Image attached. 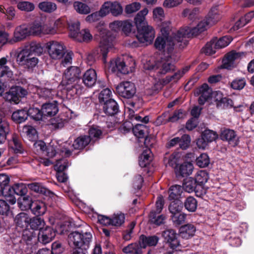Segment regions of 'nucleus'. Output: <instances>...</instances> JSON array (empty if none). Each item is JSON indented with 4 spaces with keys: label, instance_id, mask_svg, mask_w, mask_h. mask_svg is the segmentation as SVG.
Returning <instances> with one entry per match:
<instances>
[{
    "label": "nucleus",
    "instance_id": "1",
    "mask_svg": "<svg viewBox=\"0 0 254 254\" xmlns=\"http://www.w3.org/2000/svg\"><path fill=\"white\" fill-rule=\"evenodd\" d=\"M171 30L170 23L167 25H163L161 29V36H158L154 43L156 49L169 54L175 49H182L184 48V46H179V42L181 39L177 37V32L170 35Z\"/></svg>",
    "mask_w": 254,
    "mask_h": 254
},
{
    "label": "nucleus",
    "instance_id": "2",
    "mask_svg": "<svg viewBox=\"0 0 254 254\" xmlns=\"http://www.w3.org/2000/svg\"><path fill=\"white\" fill-rule=\"evenodd\" d=\"M148 13V10L145 8L140 11L134 17L137 31L136 38L140 43L146 45L153 42L155 35V30L146 21L145 16Z\"/></svg>",
    "mask_w": 254,
    "mask_h": 254
},
{
    "label": "nucleus",
    "instance_id": "3",
    "mask_svg": "<svg viewBox=\"0 0 254 254\" xmlns=\"http://www.w3.org/2000/svg\"><path fill=\"white\" fill-rule=\"evenodd\" d=\"M46 48L50 59L55 61L61 60V65L65 67L72 64L73 53L67 50L63 42L50 41L47 43Z\"/></svg>",
    "mask_w": 254,
    "mask_h": 254
},
{
    "label": "nucleus",
    "instance_id": "4",
    "mask_svg": "<svg viewBox=\"0 0 254 254\" xmlns=\"http://www.w3.org/2000/svg\"><path fill=\"white\" fill-rule=\"evenodd\" d=\"M81 69L76 66H70L66 69L63 76L62 84L71 94L81 93L83 87L78 84L81 76Z\"/></svg>",
    "mask_w": 254,
    "mask_h": 254
},
{
    "label": "nucleus",
    "instance_id": "5",
    "mask_svg": "<svg viewBox=\"0 0 254 254\" xmlns=\"http://www.w3.org/2000/svg\"><path fill=\"white\" fill-rule=\"evenodd\" d=\"M92 236L90 232L74 231L68 236L69 244L74 250L73 254H86Z\"/></svg>",
    "mask_w": 254,
    "mask_h": 254
},
{
    "label": "nucleus",
    "instance_id": "6",
    "mask_svg": "<svg viewBox=\"0 0 254 254\" xmlns=\"http://www.w3.org/2000/svg\"><path fill=\"white\" fill-rule=\"evenodd\" d=\"M100 35V52L102 55L103 62L106 63L107 54L114 48L115 44V37L110 32L106 30L101 31Z\"/></svg>",
    "mask_w": 254,
    "mask_h": 254
},
{
    "label": "nucleus",
    "instance_id": "7",
    "mask_svg": "<svg viewBox=\"0 0 254 254\" xmlns=\"http://www.w3.org/2000/svg\"><path fill=\"white\" fill-rule=\"evenodd\" d=\"M127 60L128 64L122 58L112 59L110 62V68L113 71H118L124 74L132 72L135 68V61L132 57H128Z\"/></svg>",
    "mask_w": 254,
    "mask_h": 254
},
{
    "label": "nucleus",
    "instance_id": "8",
    "mask_svg": "<svg viewBox=\"0 0 254 254\" xmlns=\"http://www.w3.org/2000/svg\"><path fill=\"white\" fill-rule=\"evenodd\" d=\"M155 68L157 74L161 75L175 71L176 66L172 57L168 56L158 61L155 64Z\"/></svg>",
    "mask_w": 254,
    "mask_h": 254
},
{
    "label": "nucleus",
    "instance_id": "9",
    "mask_svg": "<svg viewBox=\"0 0 254 254\" xmlns=\"http://www.w3.org/2000/svg\"><path fill=\"white\" fill-rule=\"evenodd\" d=\"M199 29L196 26L192 28L189 27H185L180 29L177 31V37L181 39L179 42V46H184L186 47L188 44L187 38H190L191 36H196L201 33Z\"/></svg>",
    "mask_w": 254,
    "mask_h": 254
},
{
    "label": "nucleus",
    "instance_id": "10",
    "mask_svg": "<svg viewBox=\"0 0 254 254\" xmlns=\"http://www.w3.org/2000/svg\"><path fill=\"white\" fill-rule=\"evenodd\" d=\"M116 92L121 96L129 99L136 93V88L133 83L130 81L121 82L116 87Z\"/></svg>",
    "mask_w": 254,
    "mask_h": 254
},
{
    "label": "nucleus",
    "instance_id": "11",
    "mask_svg": "<svg viewBox=\"0 0 254 254\" xmlns=\"http://www.w3.org/2000/svg\"><path fill=\"white\" fill-rule=\"evenodd\" d=\"M168 113H164L158 117L156 121V125L160 126L168 122L174 123L184 118L186 116L185 112L182 109L176 110L171 116L168 117Z\"/></svg>",
    "mask_w": 254,
    "mask_h": 254
},
{
    "label": "nucleus",
    "instance_id": "12",
    "mask_svg": "<svg viewBox=\"0 0 254 254\" xmlns=\"http://www.w3.org/2000/svg\"><path fill=\"white\" fill-rule=\"evenodd\" d=\"M28 31L29 35L34 36L49 34L53 32V29L48 25L37 22L32 23L28 27Z\"/></svg>",
    "mask_w": 254,
    "mask_h": 254
},
{
    "label": "nucleus",
    "instance_id": "13",
    "mask_svg": "<svg viewBox=\"0 0 254 254\" xmlns=\"http://www.w3.org/2000/svg\"><path fill=\"white\" fill-rule=\"evenodd\" d=\"M183 190L188 192L194 191L198 197H201L204 193L203 187L198 186L192 178H189L183 184Z\"/></svg>",
    "mask_w": 254,
    "mask_h": 254
},
{
    "label": "nucleus",
    "instance_id": "14",
    "mask_svg": "<svg viewBox=\"0 0 254 254\" xmlns=\"http://www.w3.org/2000/svg\"><path fill=\"white\" fill-rule=\"evenodd\" d=\"M56 232L50 226H46L42 230L39 231L38 240L43 244L50 243L55 238Z\"/></svg>",
    "mask_w": 254,
    "mask_h": 254
},
{
    "label": "nucleus",
    "instance_id": "15",
    "mask_svg": "<svg viewBox=\"0 0 254 254\" xmlns=\"http://www.w3.org/2000/svg\"><path fill=\"white\" fill-rule=\"evenodd\" d=\"M162 236L169 244V246L172 250H175L180 246V242L177 239V234L173 229H167L163 231Z\"/></svg>",
    "mask_w": 254,
    "mask_h": 254
},
{
    "label": "nucleus",
    "instance_id": "16",
    "mask_svg": "<svg viewBox=\"0 0 254 254\" xmlns=\"http://www.w3.org/2000/svg\"><path fill=\"white\" fill-rule=\"evenodd\" d=\"M212 90L207 84H203L194 93L195 95L199 96L198 99L199 104L203 105L209 98Z\"/></svg>",
    "mask_w": 254,
    "mask_h": 254
},
{
    "label": "nucleus",
    "instance_id": "17",
    "mask_svg": "<svg viewBox=\"0 0 254 254\" xmlns=\"http://www.w3.org/2000/svg\"><path fill=\"white\" fill-rule=\"evenodd\" d=\"M242 55L241 53L233 51L227 54L223 59L222 68L230 69L234 67L235 61L240 58Z\"/></svg>",
    "mask_w": 254,
    "mask_h": 254
},
{
    "label": "nucleus",
    "instance_id": "18",
    "mask_svg": "<svg viewBox=\"0 0 254 254\" xmlns=\"http://www.w3.org/2000/svg\"><path fill=\"white\" fill-rule=\"evenodd\" d=\"M190 68V66H186L175 72L173 75L171 76H167L165 78L161 80V83L163 85H166L170 82H178L183 76V75L189 70Z\"/></svg>",
    "mask_w": 254,
    "mask_h": 254
},
{
    "label": "nucleus",
    "instance_id": "19",
    "mask_svg": "<svg viewBox=\"0 0 254 254\" xmlns=\"http://www.w3.org/2000/svg\"><path fill=\"white\" fill-rule=\"evenodd\" d=\"M159 240V237L155 235L146 236L141 235L139 237L138 243L140 248L145 249L147 246H155Z\"/></svg>",
    "mask_w": 254,
    "mask_h": 254
},
{
    "label": "nucleus",
    "instance_id": "20",
    "mask_svg": "<svg viewBox=\"0 0 254 254\" xmlns=\"http://www.w3.org/2000/svg\"><path fill=\"white\" fill-rule=\"evenodd\" d=\"M82 82L84 85L88 87H92L96 83L97 74L93 69L86 70L82 76Z\"/></svg>",
    "mask_w": 254,
    "mask_h": 254
},
{
    "label": "nucleus",
    "instance_id": "21",
    "mask_svg": "<svg viewBox=\"0 0 254 254\" xmlns=\"http://www.w3.org/2000/svg\"><path fill=\"white\" fill-rule=\"evenodd\" d=\"M29 36L28 27L25 25L17 26L14 32L13 41L15 42L20 41Z\"/></svg>",
    "mask_w": 254,
    "mask_h": 254
},
{
    "label": "nucleus",
    "instance_id": "22",
    "mask_svg": "<svg viewBox=\"0 0 254 254\" xmlns=\"http://www.w3.org/2000/svg\"><path fill=\"white\" fill-rule=\"evenodd\" d=\"M196 228L193 225L188 224L181 227L180 236L183 239H189L194 235Z\"/></svg>",
    "mask_w": 254,
    "mask_h": 254
},
{
    "label": "nucleus",
    "instance_id": "23",
    "mask_svg": "<svg viewBox=\"0 0 254 254\" xmlns=\"http://www.w3.org/2000/svg\"><path fill=\"white\" fill-rule=\"evenodd\" d=\"M216 106L218 108H231L233 106V101L228 98L223 97L220 92L216 93L215 98Z\"/></svg>",
    "mask_w": 254,
    "mask_h": 254
},
{
    "label": "nucleus",
    "instance_id": "24",
    "mask_svg": "<svg viewBox=\"0 0 254 254\" xmlns=\"http://www.w3.org/2000/svg\"><path fill=\"white\" fill-rule=\"evenodd\" d=\"M30 209L34 215L40 216L45 213L47 207L43 201L35 200L32 202Z\"/></svg>",
    "mask_w": 254,
    "mask_h": 254
},
{
    "label": "nucleus",
    "instance_id": "25",
    "mask_svg": "<svg viewBox=\"0 0 254 254\" xmlns=\"http://www.w3.org/2000/svg\"><path fill=\"white\" fill-rule=\"evenodd\" d=\"M42 111L43 117L55 115L58 112V107L56 103H48L43 105Z\"/></svg>",
    "mask_w": 254,
    "mask_h": 254
},
{
    "label": "nucleus",
    "instance_id": "26",
    "mask_svg": "<svg viewBox=\"0 0 254 254\" xmlns=\"http://www.w3.org/2000/svg\"><path fill=\"white\" fill-rule=\"evenodd\" d=\"M104 111L108 115L113 116L119 111V107L117 102L113 99H109L104 105Z\"/></svg>",
    "mask_w": 254,
    "mask_h": 254
},
{
    "label": "nucleus",
    "instance_id": "27",
    "mask_svg": "<svg viewBox=\"0 0 254 254\" xmlns=\"http://www.w3.org/2000/svg\"><path fill=\"white\" fill-rule=\"evenodd\" d=\"M193 168V167L191 163L185 162L176 169V175L178 176L183 177L189 176L191 174Z\"/></svg>",
    "mask_w": 254,
    "mask_h": 254
},
{
    "label": "nucleus",
    "instance_id": "28",
    "mask_svg": "<svg viewBox=\"0 0 254 254\" xmlns=\"http://www.w3.org/2000/svg\"><path fill=\"white\" fill-rule=\"evenodd\" d=\"M28 187L30 190L36 192L43 194L45 195L53 196L54 193L50 190L43 187L40 184L38 183H33L28 184Z\"/></svg>",
    "mask_w": 254,
    "mask_h": 254
},
{
    "label": "nucleus",
    "instance_id": "29",
    "mask_svg": "<svg viewBox=\"0 0 254 254\" xmlns=\"http://www.w3.org/2000/svg\"><path fill=\"white\" fill-rule=\"evenodd\" d=\"M183 188L180 185H175L171 187L168 190V198L170 200H177L182 195Z\"/></svg>",
    "mask_w": 254,
    "mask_h": 254
},
{
    "label": "nucleus",
    "instance_id": "30",
    "mask_svg": "<svg viewBox=\"0 0 254 254\" xmlns=\"http://www.w3.org/2000/svg\"><path fill=\"white\" fill-rule=\"evenodd\" d=\"M90 142V137L87 135L80 136L74 140L72 147L74 149H82L86 146Z\"/></svg>",
    "mask_w": 254,
    "mask_h": 254
},
{
    "label": "nucleus",
    "instance_id": "31",
    "mask_svg": "<svg viewBox=\"0 0 254 254\" xmlns=\"http://www.w3.org/2000/svg\"><path fill=\"white\" fill-rule=\"evenodd\" d=\"M220 18V12L217 7L212 8L206 17L207 22L210 26L215 24Z\"/></svg>",
    "mask_w": 254,
    "mask_h": 254
},
{
    "label": "nucleus",
    "instance_id": "32",
    "mask_svg": "<svg viewBox=\"0 0 254 254\" xmlns=\"http://www.w3.org/2000/svg\"><path fill=\"white\" fill-rule=\"evenodd\" d=\"M28 117L27 111L22 109L14 112L12 114L11 119L15 123L20 124L25 122Z\"/></svg>",
    "mask_w": 254,
    "mask_h": 254
},
{
    "label": "nucleus",
    "instance_id": "33",
    "mask_svg": "<svg viewBox=\"0 0 254 254\" xmlns=\"http://www.w3.org/2000/svg\"><path fill=\"white\" fill-rule=\"evenodd\" d=\"M225 239L230 245L233 247H238L241 244V240L239 238V233L235 231L228 233L225 237Z\"/></svg>",
    "mask_w": 254,
    "mask_h": 254
},
{
    "label": "nucleus",
    "instance_id": "34",
    "mask_svg": "<svg viewBox=\"0 0 254 254\" xmlns=\"http://www.w3.org/2000/svg\"><path fill=\"white\" fill-rule=\"evenodd\" d=\"M9 146L15 153H22L23 149L21 143L15 135H13L12 139L9 141Z\"/></svg>",
    "mask_w": 254,
    "mask_h": 254
},
{
    "label": "nucleus",
    "instance_id": "35",
    "mask_svg": "<svg viewBox=\"0 0 254 254\" xmlns=\"http://www.w3.org/2000/svg\"><path fill=\"white\" fill-rule=\"evenodd\" d=\"M30 218L27 214L24 212L19 213L15 218V222L20 227H26L29 224Z\"/></svg>",
    "mask_w": 254,
    "mask_h": 254
},
{
    "label": "nucleus",
    "instance_id": "36",
    "mask_svg": "<svg viewBox=\"0 0 254 254\" xmlns=\"http://www.w3.org/2000/svg\"><path fill=\"white\" fill-rule=\"evenodd\" d=\"M14 190L13 186H8L7 185L3 188V193L2 194L4 195L7 201L11 204H14L16 202V198L14 196L15 194V191H13Z\"/></svg>",
    "mask_w": 254,
    "mask_h": 254
},
{
    "label": "nucleus",
    "instance_id": "37",
    "mask_svg": "<svg viewBox=\"0 0 254 254\" xmlns=\"http://www.w3.org/2000/svg\"><path fill=\"white\" fill-rule=\"evenodd\" d=\"M29 225L32 230H39L40 231L44 229L45 222L41 218L34 217L32 218H30Z\"/></svg>",
    "mask_w": 254,
    "mask_h": 254
},
{
    "label": "nucleus",
    "instance_id": "38",
    "mask_svg": "<svg viewBox=\"0 0 254 254\" xmlns=\"http://www.w3.org/2000/svg\"><path fill=\"white\" fill-rule=\"evenodd\" d=\"M208 174L206 171L200 170L196 173L194 180L198 186L203 187L204 184L208 181Z\"/></svg>",
    "mask_w": 254,
    "mask_h": 254
},
{
    "label": "nucleus",
    "instance_id": "39",
    "mask_svg": "<svg viewBox=\"0 0 254 254\" xmlns=\"http://www.w3.org/2000/svg\"><path fill=\"white\" fill-rule=\"evenodd\" d=\"M151 161V152L150 149L144 150L139 157V164L141 167H145Z\"/></svg>",
    "mask_w": 254,
    "mask_h": 254
},
{
    "label": "nucleus",
    "instance_id": "40",
    "mask_svg": "<svg viewBox=\"0 0 254 254\" xmlns=\"http://www.w3.org/2000/svg\"><path fill=\"white\" fill-rule=\"evenodd\" d=\"M73 5L75 11L80 14H87L91 11L89 6L81 1H74Z\"/></svg>",
    "mask_w": 254,
    "mask_h": 254
},
{
    "label": "nucleus",
    "instance_id": "41",
    "mask_svg": "<svg viewBox=\"0 0 254 254\" xmlns=\"http://www.w3.org/2000/svg\"><path fill=\"white\" fill-rule=\"evenodd\" d=\"M38 7L44 12L51 13L57 9V5L51 1H43L38 4Z\"/></svg>",
    "mask_w": 254,
    "mask_h": 254
},
{
    "label": "nucleus",
    "instance_id": "42",
    "mask_svg": "<svg viewBox=\"0 0 254 254\" xmlns=\"http://www.w3.org/2000/svg\"><path fill=\"white\" fill-rule=\"evenodd\" d=\"M4 98L11 103L18 104L19 102L20 99L18 97L15 87L11 88L9 91L5 94Z\"/></svg>",
    "mask_w": 254,
    "mask_h": 254
},
{
    "label": "nucleus",
    "instance_id": "43",
    "mask_svg": "<svg viewBox=\"0 0 254 254\" xmlns=\"http://www.w3.org/2000/svg\"><path fill=\"white\" fill-rule=\"evenodd\" d=\"M34 56V55L30 53V51H29L26 49H24L20 51L18 54L17 57V62L19 63V64H20L24 62L28 61L30 58H31Z\"/></svg>",
    "mask_w": 254,
    "mask_h": 254
},
{
    "label": "nucleus",
    "instance_id": "44",
    "mask_svg": "<svg viewBox=\"0 0 254 254\" xmlns=\"http://www.w3.org/2000/svg\"><path fill=\"white\" fill-rule=\"evenodd\" d=\"M147 130L146 126L142 124H137L132 128L134 135L139 138H143L145 136V133Z\"/></svg>",
    "mask_w": 254,
    "mask_h": 254
},
{
    "label": "nucleus",
    "instance_id": "45",
    "mask_svg": "<svg viewBox=\"0 0 254 254\" xmlns=\"http://www.w3.org/2000/svg\"><path fill=\"white\" fill-rule=\"evenodd\" d=\"M32 202L31 197L24 196L19 198L17 202L21 209L27 210L30 209Z\"/></svg>",
    "mask_w": 254,
    "mask_h": 254
},
{
    "label": "nucleus",
    "instance_id": "46",
    "mask_svg": "<svg viewBox=\"0 0 254 254\" xmlns=\"http://www.w3.org/2000/svg\"><path fill=\"white\" fill-rule=\"evenodd\" d=\"M165 216L163 215H160L159 213L152 210L150 212L149 214V220L151 223L160 225L163 223L165 220Z\"/></svg>",
    "mask_w": 254,
    "mask_h": 254
},
{
    "label": "nucleus",
    "instance_id": "47",
    "mask_svg": "<svg viewBox=\"0 0 254 254\" xmlns=\"http://www.w3.org/2000/svg\"><path fill=\"white\" fill-rule=\"evenodd\" d=\"M37 91L40 98L45 99H52L56 93L55 91L53 89L45 87L38 88Z\"/></svg>",
    "mask_w": 254,
    "mask_h": 254
},
{
    "label": "nucleus",
    "instance_id": "48",
    "mask_svg": "<svg viewBox=\"0 0 254 254\" xmlns=\"http://www.w3.org/2000/svg\"><path fill=\"white\" fill-rule=\"evenodd\" d=\"M125 216L124 214L120 212L113 214L111 218V225L114 226H120L124 223Z\"/></svg>",
    "mask_w": 254,
    "mask_h": 254
},
{
    "label": "nucleus",
    "instance_id": "49",
    "mask_svg": "<svg viewBox=\"0 0 254 254\" xmlns=\"http://www.w3.org/2000/svg\"><path fill=\"white\" fill-rule=\"evenodd\" d=\"M34 56H40L43 52V48L41 44L35 42H32L29 46L28 48H26Z\"/></svg>",
    "mask_w": 254,
    "mask_h": 254
},
{
    "label": "nucleus",
    "instance_id": "50",
    "mask_svg": "<svg viewBox=\"0 0 254 254\" xmlns=\"http://www.w3.org/2000/svg\"><path fill=\"white\" fill-rule=\"evenodd\" d=\"M17 8L25 12H31L35 8L34 4L29 1H21L16 2Z\"/></svg>",
    "mask_w": 254,
    "mask_h": 254
},
{
    "label": "nucleus",
    "instance_id": "51",
    "mask_svg": "<svg viewBox=\"0 0 254 254\" xmlns=\"http://www.w3.org/2000/svg\"><path fill=\"white\" fill-rule=\"evenodd\" d=\"M218 48L215 46V39L211 40L207 42L205 46L202 49L201 52L206 55H213L216 52V50Z\"/></svg>",
    "mask_w": 254,
    "mask_h": 254
},
{
    "label": "nucleus",
    "instance_id": "52",
    "mask_svg": "<svg viewBox=\"0 0 254 254\" xmlns=\"http://www.w3.org/2000/svg\"><path fill=\"white\" fill-rule=\"evenodd\" d=\"M184 205L189 211L194 212L197 208V201L193 197L189 196L185 200Z\"/></svg>",
    "mask_w": 254,
    "mask_h": 254
},
{
    "label": "nucleus",
    "instance_id": "53",
    "mask_svg": "<svg viewBox=\"0 0 254 254\" xmlns=\"http://www.w3.org/2000/svg\"><path fill=\"white\" fill-rule=\"evenodd\" d=\"M236 133L234 130L230 129H224L221 131L220 137L223 140L231 142L234 140L236 137Z\"/></svg>",
    "mask_w": 254,
    "mask_h": 254
},
{
    "label": "nucleus",
    "instance_id": "54",
    "mask_svg": "<svg viewBox=\"0 0 254 254\" xmlns=\"http://www.w3.org/2000/svg\"><path fill=\"white\" fill-rule=\"evenodd\" d=\"M213 39H215V46L218 49L227 46L232 40V38L228 36H224L219 40H217V38H213Z\"/></svg>",
    "mask_w": 254,
    "mask_h": 254
},
{
    "label": "nucleus",
    "instance_id": "55",
    "mask_svg": "<svg viewBox=\"0 0 254 254\" xmlns=\"http://www.w3.org/2000/svg\"><path fill=\"white\" fill-rule=\"evenodd\" d=\"M141 248L140 247L139 244H131L124 248L123 252L127 254H140L142 253L140 251Z\"/></svg>",
    "mask_w": 254,
    "mask_h": 254
},
{
    "label": "nucleus",
    "instance_id": "56",
    "mask_svg": "<svg viewBox=\"0 0 254 254\" xmlns=\"http://www.w3.org/2000/svg\"><path fill=\"white\" fill-rule=\"evenodd\" d=\"M171 217L173 224L176 226H178L185 222L186 215L183 212H181L171 215Z\"/></svg>",
    "mask_w": 254,
    "mask_h": 254
},
{
    "label": "nucleus",
    "instance_id": "57",
    "mask_svg": "<svg viewBox=\"0 0 254 254\" xmlns=\"http://www.w3.org/2000/svg\"><path fill=\"white\" fill-rule=\"evenodd\" d=\"M68 25L70 31L69 35L71 38L75 40L77 37L78 36V34H79L80 23L78 21H76L71 24L68 23Z\"/></svg>",
    "mask_w": 254,
    "mask_h": 254
},
{
    "label": "nucleus",
    "instance_id": "58",
    "mask_svg": "<svg viewBox=\"0 0 254 254\" xmlns=\"http://www.w3.org/2000/svg\"><path fill=\"white\" fill-rule=\"evenodd\" d=\"M27 112L28 116L36 121H40L43 117L42 109L40 110L37 108H31Z\"/></svg>",
    "mask_w": 254,
    "mask_h": 254
},
{
    "label": "nucleus",
    "instance_id": "59",
    "mask_svg": "<svg viewBox=\"0 0 254 254\" xmlns=\"http://www.w3.org/2000/svg\"><path fill=\"white\" fill-rule=\"evenodd\" d=\"M196 164L200 168L207 167L210 163L208 156L206 153H202L196 160Z\"/></svg>",
    "mask_w": 254,
    "mask_h": 254
},
{
    "label": "nucleus",
    "instance_id": "60",
    "mask_svg": "<svg viewBox=\"0 0 254 254\" xmlns=\"http://www.w3.org/2000/svg\"><path fill=\"white\" fill-rule=\"evenodd\" d=\"M0 11L5 13L8 20H13L16 14V10L14 7L11 6H8L6 8H3L2 6H0Z\"/></svg>",
    "mask_w": 254,
    "mask_h": 254
},
{
    "label": "nucleus",
    "instance_id": "61",
    "mask_svg": "<svg viewBox=\"0 0 254 254\" xmlns=\"http://www.w3.org/2000/svg\"><path fill=\"white\" fill-rule=\"evenodd\" d=\"M78 36L75 40L79 42L88 41L92 39V36L88 29H84L79 32Z\"/></svg>",
    "mask_w": 254,
    "mask_h": 254
},
{
    "label": "nucleus",
    "instance_id": "62",
    "mask_svg": "<svg viewBox=\"0 0 254 254\" xmlns=\"http://www.w3.org/2000/svg\"><path fill=\"white\" fill-rule=\"evenodd\" d=\"M102 134V131L99 127H92L89 130V136L91 139H98Z\"/></svg>",
    "mask_w": 254,
    "mask_h": 254
},
{
    "label": "nucleus",
    "instance_id": "63",
    "mask_svg": "<svg viewBox=\"0 0 254 254\" xmlns=\"http://www.w3.org/2000/svg\"><path fill=\"white\" fill-rule=\"evenodd\" d=\"M202 135L208 142L215 140L218 137L216 132L210 129H205L202 132Z\"/></svg>",
    "mask_w": 254,
    "mask_h": 254
},
{
    "label": "nucleus",
    "instance_id": "64",
    "mask_svg": "<svg viewBox=\"0 0 254 254\" xmlns=\"http://www.w3.org/2000/svg\"><path fill=\"white\" fill-rule=\"evenodd\" d=\"M182 208L183 205L181 202L175 201H172L169 206L171 215L182 212Z\"/></svg>",
    "mask_w": 254,
    "mask_h": 254
}]
</instances>
